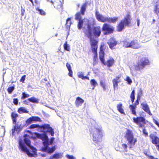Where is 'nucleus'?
Instances as JSON below:
<instances>
[{
    "label": "nucleus",
    "instance_id": "62",
    "mask_svg": "<svg viewBox=\"0 0 159 159\" xmlns=\"http://www.w3.org/2000/svg\"><path fill=\"white\" fill-rule=\"evenodd\" d=\"M137 25L139 26V20L138 19H137Z\"/></svg>",
    "mask_w": 159,
    "mask_h": 159
},
{
    "label": "nucleus",
    "instance_id": "23",
    "mask_svg": "<svg viewBox=\"0 0 159 159\" xmlns=\"http://www.w3.org/2000/svg\"><path fill=\"white\" fill-rule=\"evenodd\" d=\"M84 102V100L82 98L78 97L76 98L75 103L76 107H78L82 106Z\"/></svg>",
    "mask_w": 159,
    "mask_h": 159
},
{
    "label": "nucleus",
    "instance_id": "32",
    "mask_svg": "<svg viewBox=\"0 0 159 159\" xmlns=\"http://www.w3.org/2000/svg\"><path fill=\"white\" fill-rule=\"evenodd\" d=\"M118 19V18L117 17H115L113 18H107V22L110 23H114L116 22Z\"/></svg>",
    "mask_w": 159,
    "mask_h": 159
},
{
    "label": "nucleus",
    "instance_id": "6",
    "mask_svg": "<svg viewBox=\"0 0 159 159\" xmlns=\"http://www.w3.org/2000/svg\"><path fill=\"white\" fill-rule=\"evenodd\" d=\"M133 119V122L138 125L140 128L143 127L146 123L145 118L142 116L134 117Z\"/></svg>",
    "mask_w": 159,
    "mask_h": 159
},
{
    "label": "nucleus",
    "instance_id": "47",
    "mask_svg": "<svg viewBox=\"0 0 159 159\" xmlns=\"http://www.w3.org/2000/svg\"><path fill=\"white\" fill-rule=\"evenodd\" d=\"M100 83V85L103 88V90H105L106 89V88L105 83L102 81H101Z\"/></svg>",
    "mask_w": 159,
    "mask_h": 159
},
{
    "label": "nucleus",
    "instance_id": "33",
    "mask_svg": "<svg viewBox=\"0 0 159 159\" xmlns=\"http://www.w3.org/2000/svg\"><path fill=\"white\" fill-rule=\"evenodd\" d=\"M130 42L126 40L123 41V46L125 48H130Z\"/></svg>",
    "mask_w": 159,
    "mask_h": 159
},
{
    "label": "nucleus",
    "instance_id": "46",
    "mask_svg": "<svg viewBox=\"0 0 159 159\" xmlns=\"http://www.w3.org/2000/svg\"><path fill=\"white\" fill-rule=\"evenodd\" d=\"M90 82L91 84L94 87H95L96 85H98L97 82L94 79H93L91 80Z\"/></svg>",
    "mask_w": 159,
    "mask_h": 159
},
{
    "label": "nucleus",
    "instance_id": "3",
    "mask_svg": "<svg viewBox=\"0 0 159 159\" xmlns=\"http://www.w3.org/2000/svg\"><path fill=\"white\" fill-rule=\"evenodd\" d=\"M93 137V141L98 143L101 142L103 136V133L102 128H94L91 132Z\"/></svg>",
    "mask_w": 159,
    "mask_h": 159
},
{
    "label": "nucleus",
    "instance_id": "36",
    "mask_svg": "<svg viewBox=\"0 0 159 159\" xmlns=\"http://www.w3.org/2000/svg\"><path fill=\"white\" fill-rule=\"evenodd\" d=\"M28 100L30 102H32L33 103H38L39 100L38 99H37L34 97H32L30 98H28Z\"/></svg>",
    "mask_w": 159,
    "mask_h": 159
},
{
    "label": "nucleus",
    "instance_id": "20",
    "mask_svg": "<svg viewBox=\"0 0 159 159\" xmlns=\"http://www.w3.org/2000/svg\"><path fill=\"white\" fill-rule=\"evenodd\" d=\"M120 75L117 76L116 77V78L113 79L112 80L114 90H115L116 88H117L118 84L120 82Z\"/></svg>",
    "mask_w": 159,
    "mask_h": 159
},
{
    "label": "nucleus",
    "instance_id": "12",
    "mask_svg": "<svg viewBox=\"0 0 159 159\" xmlns=\"http://www.w3.org/2000/svg\"><path fill=\"white\" fill-rule=\"evenodd\" d=\"M149 137L151 139L152 143L155 145L157 150L159 151V145L158 144L159 143V138L152 134H150Z\"/></svg>",
    "mask_w": 159,
    "mask_h": 159
},
{
    "label": "nucleus",
    "instance_id": "8",
    "mask_svg": "<svg viewBox=\"0 0 159 159\" xmlns=\"http://www.w3.org/2000/svg\"><path fill=\"white\" fill-rule=\"evenodd\" d=\"M102 30V31L104 32V34L105 35L112 33L114 31V29L113 27L107 23L103 24Z\"/></svg>",
    "mask_w": 159,
    "mask_h": 159
},
{
    "label": "nucleus",
    "instance_id": "63",
    "mask_svg": "<svg viewBox=\"0 0 159 159\" xmlns=\"http://www.w3.org/2000/svg\"><path fill=\"white\" fill-rule=\"evenodd\" d=\"M157 6L156 5L155 6V11H156L157 10Z\"/></svg>",
    "mask_w": 159,
    "mask_h": 159
},
{
    "label": "nucleus",
    "instance_id": "57",
    "mask_svg": "<svg viewBox=\"0 0 159 159\" xmlns=\"http://www.w3.org/2000/svg\"><path fill=\"white\" fill-rule=\"evenodd\" d=\"M13 103L15 105H17L18 104V100L17 98H14L13 99Z\"/></svg>",
    "mask_w": 159,
    "mask_h": 159
},
{
    "label": "nucleus",
    "instance_id": "43",
    "mask_svg": "<svg viewBox=\"0 0 159 159\" xmlns=\"http://www.w3.org/2000/svg\"><path fill=\"white\" fill-rule=\"evenodd\" d=\"M30 95L29 94L26 93L25 92H23L22 93V96L21 97V99L22 100L24 99L29 97Z\"/></svg>",
    "mask_w": 159,
    "mask_h": 159
},
{
    "label": "nucleus",
    "instance_id": "37",
    "mask_svg": "<svg viewBox=\"0 0 159 159\" xmlns=\"http://www.w3.org/2000/svg\"><path fill=\"white\" fill-rule=\"evenodd\" d=\"M43 144L44 146V147L43 148H42V150L43 151H44L45 152H47L48 153V145L49 144V142L47 143H43Z\"/></svg>",
    "mask_w": 159,
    "mask_h": 159
},
{
    "label": "nucleus",
    "instance_id": "14",
    "mask_svg": "<svg viewBox=\"0 0 159 159\" xmlns=\"http://www.w3.org/2000/svg\"><path fill=\"white\" fill-rule=\"evenodd\" d=\"M41 122L42 120L40 118L37 116H32L27 119L25 122L26 124L29 125L32 122Z\"/></svg>",
    "mask_w": 159,
    "mask_h": 159
},
{
    "label": "nucleus",
    "instance_id": "40",
    "mask_svg": "<svg viewBox=\"0 0 159 159\" xmlns=\"http://www.w3.org/2000/svg\"><path fill=\"white\" fill-rule=\"evenodd\" d=\"M64 48L65 50L67 51H70V49L69 47V46L67 44V42H66L64 44Z\"/></svg>",
    "mask_w": 159,
    "mask_h": 159
},
{
    "label": "nucleus",
    "instance_id": "64",
    "mask_svg": "<svg viewBox=\"0 0 159 159\" xmlns=\"http://www.w3.org/2000/svg\"><path fill=\"white\" fill-rule=\"evenodd\" d=\"M51 3H52L53 4V5H54V3H53V1H51Z\"/></svg>",
    "mask_w": 159,
    "mask_h": 159
},
{
    "label": "nucleus",
    "instance_id": "52",
    "mask_svg": "<svg viewBox=\"0 0 159 159\" xmlns=\"http://www.w3.org/2000/svg\"><path fill=\"white\" fill-rule=\"evenodd\" d=\"M26 78V75H23L20 79V82H22V83H24L25 80Z\"/></svg>",
    "mask_w": 159,
    "mask_h": 159
},
{
    "label": "nucleus",
    "instance_id": "7",
    "mask_svg": "<svg viewBox=\"0 0 159 159\" xmlns=\"http://www.w3.org/2000/svg\"><path fill=\"white\" fill-rule=\"evenodd\" d=\"M87 3V2L84 3L81 6L80 12H78L75 14V19L76 20H82L81 14L82 15H84Z\"/></svg>",
    "mask_w": 159,
    "mask_h": 159
},
{
    "label": "nucleus",
    "instance_id": "34",
    "mask_svg": "<svg viewBox=\"0 0 159 159\" xmlns=\"http://www.w3.org/2000/svg\"><path fill=\"white\" fill-rule=\"evenodd\" d=\"M135 90L134 89L132 91L130 96L131 101L132 103L134 102L135 99Z\"/></svg>",
    "mask_w": 159,
    "mask_h": 159
},
{
    "label": "nucleus",
    "instance_id": "15",
    "mask_svg": "<svg viewBox=\"0 0 159 159\" xmlns=\"http://www.w3.org/2000/svg\"><path fill=\"white\" fill-rule=\"evenodd\" d=\"M36 137L43 141V143H48V139L45 134H40L36 133H35Z\"/></svg>",
    "mask_w": 159,
    "mask_h": 159
},
{
    "label": "nucleus",
    "instance_id": "4",
    "mask_svg": "<svg viewBox=\"0 0 159 159\" xmlns=\"http://www.w3.org/2000/svg\"><path fill=\"white\" fill-rule=\"evenodd\" d=\"M150 64L148 58L146 57H142L139 61L135 66V68L136 70H140L143 69L146 66Z\"/></svg>",
    "mask_w": 159,
    "mask_h": 159
},
{
    "label": "nucleus",
    "instance_id": "27",
    "mask_svg": "<svg viewBox=\"0 0 159 159\" xmlns=\"http://www.w3.org/2000/svg\"><path fill=\"white\" fill-rule=\"evenodd\" d=\"M54 7L58 10L62 9V5L61 2L58 1L56 2L54 4Z\"/></svg>",
    "mask_w": 159,
    "mask_h": 159
},
{
    "label": "nucleus",
    "instance_id": "45",
    "mask_svg": "<svg viewBox=\"0 0 159 159\" xmlns=\"http://www.w3.org/2000/svg\"><path fill=\"white\" fill-rule=\"evenodd\" d=\"M36 10L39 11V13L42 15H45L46 14L45 12L42 9L37 8L36 9Z\"/></svg>",
    "mask_w": 159,
    "mask_h": 159
},
{
    "label": "nucleus",
    "instance_id": "24",
    "mask_svg": "<svg viewBox=\"0 0 159 159\" xmlns=\"http://www.w3.org/2000/svg\"><path fill=\"white\" fill-rule=\"evenodd\" d=\"M130 48L134 49H138L140 47L139 44L136 40H133L130 42Z\"/></svg>",
    "mask_w": 159,
    "mask_h": 159
},
{
    "label": "nucleus",
    "instance_id": "30",
    "mask_svg": "<svg viewBox=\"0 0 159 159\" xmlns=\"http://www.w3.org/2000/svg\"><path fill=\"white\" fill-rule=\"evenodd\" d=\"M15 125L14 127V128L12 129V134L14 135V133L15 131H18L19 132L21 130V128L20 127V125L18 126L17 124H16Z\"/></svg>",
    "mask_w": 159,
    "mask_h": 159
},
{
    "label": "nucleus",
    "instance_id": "2",
    "mask_svg": "<svg viewBox=\"0 0 159 159\" xmlns=\"http://www.w3.org/2000/svg\"><path fill=\"white\" fill-rule=\"evenodd\" d=\"M124 137L128 141V144L130 149L135 145L137 142V139L134 137L132 131L130 129H126Z\"/></svg>",
    "mask_w": 159,
    "mask_h": 159
},
{
    "label": "nucleus",
    "instance_id": "55",
    "mask_svg": "<svg viewBox=\"0 0 159 159\" xmlns=\"http://www.w3.org/2000/svg\"><path fill=\"white\" fill-rule=\"evenodd\" d=\"M121 146H122V148L124 149L126 151H127V145L125 143H123L122 144Z\"/></svg>",
    "mask_w": 159,
    "mask_h": 159
},
{
    "label": "nucleus",
    "instance_id": "5",
    "mask_svg": "<svg viewBox=\"0 0 159 159\" xmlns=\"http://www.w3.org/2000/svg\"><path fill=\"white\" fill-rule=\"evenodd\" d=\"M19 145L18 148L19 149L21 150L22 151L26 153L29 157H32L34 156L33 154L30 152L29 149L23 143V140L22 139H19Z\"/></svg>",
    "mask_w": 159,
    "mask_h": 159
},
{
    "label": "nucleus",
    "instance_id": "16",
    "mask_svg": "<svg viewBox=\"0 0 159 159\" xmlns=\"http://www.w3.org/2000/svg\"><path fill=\"white\" fill-rule=\"evenodd\" d=\"M131 16L129 12L124 17L123 20H121L125 23V26H129L131 23Z\"/></svg>",
    "mask_w": 159,
    "mask_h": 159
},
{
    "label": "nucleus",
    "instance_id": "18",
    "mask_svg": "<svg viewBox=\"0 0 159 159\" xmlns=\"http://www.w3.org/2000/svg\"><path fill=\"white\" fill-rule=\"evenodd\" d=\"M95 16L96 19L98 21L102 22H107V17H104L102 15H100L98 11H96Z\"/></svg>",
    "mask_w": 159,
    "mask_h": 159
},
{
    "label": "nucleus",
    "instance_id": "17",
    "mask_svg": "<svg viewBox=\"0 0 159 159\" xmlns=\"http://www.w3.org/2000/svg\"><path fill=\"white\" fill-rule=\"evenodd\" d=\"M101 30L99 26L94 27L93 29L92 34L96 37H98L101 33Z\"/></svg>",
    "mask_w": 159,
    "mask_h": 159
},
{
    "label": "nucleus",
    "instance_id": "42",
    "mask_svg": "<svg viewBox=\"0 0 159 159\" xmlns=\"http://www.w3.org/2000/svg\"><path fill=\"white\" fill-rule=\"evenodd\" d=\"M15 89L14 85L9 87L7 89V91L9 93L11 94Z\"/></svg>",
    "mask_w": 159,
    "mask_h": 159
},
{
    "label": "nucleus",
    "instance_id": "44",
    "mask_svg": "<svg viewBox=\"0 0 159 159\" xmlns=\"http://www.w3.org/2000/svg\"><path fill=\"white\" fill-rule=\"evenodd\" d=\"M142 90L141 89L139 90L137 93V98H140L142 95Z\"/></svg>",
    "mask_w": 159,
    "mask_h": 159
},
{
    "label": "nucleus",
    "instance_id": "61",
    "mask_svg": "<svg viewBox=\"0 0 159 159\" xmlns=\"http://www.w3.org/2000/svg\"><path fill=\"white\" fill-rule=\"evenodd\" d=\"M28 101L29 100H28V99L27 100H25L24 101V103H25L26 104H28L29 103V102H28Z\"/></svg>",
    "mask_w": 159,
    "mask_h": 159
},
{
    "label": "nucleus",
    "instance_id": "51",
    "mask_svg": "<svg viewBox=\"0 0 159 159\" xmlns=\"http://www.w3.org/2000/svg\"><path fill=\"white\" fill-rule=\"evenodd\" d=\"M140 99V98H137V99L136 100L135 103L133 105V106L136 107V106L138 105L139 104V101Z\"/></svg>",
    "mask_w": 159,
    "mask_h": 159
},
{
    "label": "nucleus",
    "instance_id": "25",
    "mask_svg": "<svg viewBox=\"0 0 159 159\" xmlns=\"http://www.w3.org/2000/svg\"><path fill=\"white\" fill-rule=\"evenodd\" d=\"M63 154L61 153H57L53 154L51 156L49 159H59L63 157Z\"/></svg>",
    "mask_w": 159,
    "mask_h": 159
},
{
    "label": "nucleus",
    "instance_id": "53",
    "mask_svg": "<svg viewBox=\"0 0 159 159\" xmlns=\"http://www.w3.org/2000/svg\"><path fill=\"white\" fill-rule=\"evenodd\" d=\"M143 134L145 137L148 136V134L145 128L143 129Z\"/></svg>",
    "mask_w": 159,
    "mask_h": 159
},
{
    "label": "nucleus",
    "instance_id": "9",
    "mask_svg": "<svg viewBox=\"0 0 159 159\" xmlns=\"http://www.w3.org/2000/svg\"><path fill=\"white\" fill-rule=\"evenodd\" d=\"M24 141L25 143L27 146L29 147L34 152H36L37 151L36 148L31 145V141L29 139V135L27 134H25L24 135Z\"/></svg>",
    "mask_w": 159,
    "mask_h": 159
},
{
    "label": "nucleus",
    "instance_id": "56",
    "mask_svg": "<svg viewBox=\"0 0 159 159\" xmlns=\"http://www.w3.org/2000/svg\"><path fill=\"white\" fill-rule=\"evenodd\" d=\"M126 81L128 82V83L129 84H131L132 82V81L129 77L127 76L126 78Z\"/></svg>",
    "mask_w": 159,
    "mask_h": 159
},
{
    "label": "nucleus",
    "instance_id": "29",
    "mask_svg": "<svg viewBox=\"0 0 159 159\" xmlns=\"http://www.w3.org/2000/svg\"><path fill=\"white\" fill-rule=\"evenodd\" d=\"M116 107L118 111L120 113L125 115L124 110L122 108V104L121 103L117 104Z\"/></svg>",
    "mask_w": 159,
    "mask_h": 159
},
{
    "label": "nucleus",
    "instance_id": "39",
    "mask_svg": "<svg viewBox=\"0 0 159 159\" xmlns=\"http://www.w3.org/2000/svg\"><path fill=\"white\" fill-rule=\"evenodd\" d=\"M83 22V20H79V22L77 25V27L80 30L82 28Z\"/></svg>",
    "mask_w": 159,
    "mask_h": 159
},
{
    "label": "nucleus",
    "instance_id": "48",
    "mask_svg": "<svg viewBox=\"0 0 159 159\" xmlns=\"http://www.w3.org/2000/svg\"><path fill=\"white\" fill-rule=\"evenodd\" d=\"M55 150V148L54 147H53L51 148H49L48 149V153H52Z\"/></svg>",
    "mask_w": 159,
    "mask_h": 159
},
{
    "label": "nucleus",
    "instance_id": "54",
    "mask_svg": "<svg viewBox=\"0 0 159 159\" xmlns=\"http://www.w3.org/2000/svg\"><path fill=\"white\" fill-rule=\"evenodd\" d=\"M66 157L68 159H75L72 155H69L67 154L66 155Z\"/></svg>",
    "mask_w": 159,
    "mask_h": 159
},
{
    "label": "nucleus",
    "instance_id": "13",
    "mask_svg": "<svg viewBox=\"0 0 159 159\" xmlns=\"http://www.w3.org/2000/svg\"><path fill=\"white\" fill-rule=\"evenodd\" d=\"M111 50L115 48V47L118 44V41L113 37L111 38L107 42Z\"/></svg>",
    "mask_w": 159,
    "mask_h": 159
},
{
    "label": "nucleus",
    "instance_id": "26",
    "mask_svg": "<svg viewBox=\"0 0 159 159\" xmlns=\"http://www.w3.org/2000/svg\"><path fill=\"white\" fill-rule=\"evenodd\" d=\"M66 67L67 68L68 70L69 71V73H68V75L70 77H73V71L71 69V67L70 64H69L68 63H67L66 65Z\"/></svg>",
    "mask_w": 159,
    "mask_h": 159
},
{
    "label": "nucleus",
    "instance_id": "49",
    "mask_svg": "<svg viewBox=\"0 0 159 159\" xmlns=\"http://www.w3.org/2000/svg\"><path fill=\"white\" fill-rule=\"evenodd\" d=\"M71 24V22L70 18H68L66 20V25L67 26H70V25Z\"/></svg>",
    "mask_w": 159,
    "mask_h": 159
},
{
    "label": "nucleus",
    "instance_id": "35",
    "mask_svg": "<svg viewBox=\"0 0 159 159\" xmlns=\"http://www.w3.org/2000/svg\"><path fill=\"white\" fill-rule=\"evenodd\" d=\"M78 76L79 78H81L82 80L87 79L89 80V77L87 76H84V74L82 72H81L78 74Z\"/></svg>",
    "mask_w": 159,
    "mask_h": 159
},
{
    "label": "nucleus",
    "instance_id": "31",
    "mask_svg": "<svg viewBox=\"0 0 159 159\" xmlns=\"http://www.w3.org/2000/svg\"><path fill=\"white\" fill-rule=\"evenodd\" d=\"M136 107L133 106V105H130L129 106V108H130L131 112V114L134 115V116H136L137 115L136 111Z\"/></svg>",
    "mask_w": 159,
    "mask_h": 159
},
{
    "label": "nucleus",
    "instance_id": "50",
    "mask_svg": "<svg viewBox=\"0 0 159 159\" xmlns=\"http://www.w3.org/2000/svg\"><path fill=\"white\" fill-rule=\"evenodd\" d=\"M92 52L94 54V56H93V60L94 61H96L98 57L97 51Z\"/></svg>",
    "mask_w": 159,
    "mask_h": 159
},
{
    "label": "nucleus",
    "instance_id": "11",
    "mask_svg": "<svg viewBox=\"0 0 159 159\" xmlns=\"http://www.w3.org/2000/svg\"><path fill=\"white\" fill-rule=\"evenodd\" d=\"M90 39V46L92 52L97 51L98 41L94 38L88 37Z\"/></svg>",
    "mask_w": 159,
    "mask_h": 159
},
{
    "label": "nucleus",
    "instance_id": "19",
    "mask_svg": "<svg viewBox=\"0 0 159 159\" xmlns=\"http://www.w3.org/2000/svg\"><path fill=\"white\" fill-rule=\"evenodd\" d=\"M87 29L84 31L85 34L88 37H92L93 36L92 28L91 27V25L89 23H87Z\"/></svg>",
    "mask_w": 159,
    "mask_h": 159
},
{
    "label": "nucleus",
    "instance_id": "21",
    "mask_svg": "<svg viewBox=\"0 0 159 159\" xmlns=\"http://www.w3.org/2000/svg\"><path fill=\"white\" fill-rule=\"evenodd\" d=\"M142 109L146 112L148 113L149 115L152 116V113H151L149 107L147 103H142L141 104Z\"/></svg>",
    "mask_w": 159,
    "mask_h": 159
},
{
    "label": "nucleus",
    "instance_id": "10",
    "mask_svg": "<svg viewBox=\"0 0 159 159\" xmlns=\"http://www.w3.org/2000/svg\"><path fill=\"white\" fill-rule=\"evenodd\" d=\"M40 129H42L46 132L49 133L52 136H53L54 135V129L48 124H44L41 125Z\"/></svg>",
    "mask_w": 159,
    "mask_h": 159
},
{
    "label": "nucleus",
    "instance_id": "41",
    "mask_svg": "<svg viewBox=\"0 0 159 159\" xmlns=\"http://www.w3.org/2000/svg\"><path fill=\"white\" fill-rule=\"evenodd\" d=\"M40 126L41 125H39L38 124H32L30 126V129H34L36 128H38L39 129H40Z\"/></svg>",
    "mask_w": 159,
    "mask_h": 159
},
{
    "label": "nucleus",
    "instance_id": "60",
    "mask_svg": "<svg viewBox=\"0 0 159 159\" xmlns=\"http://www.w3.org/2000/svg\"><path fill=\"white\" fill-rule=\"evenodd\" d=\"M149 157L150 159H157V158H155L154 157L152 156H150Z\"/></svg>",
    "mask_w": 159,
    "mask_h": 159
},
{
    "label": "nucleus",
    "instance_id": "38",
    "mask_svg": "<svg viewBox=\"0 0 159 159\" xmlns=\"http://www.w3.org/2000/svg\"><path fill=\"white\" fill-rule=\"evenodd\" d=\"M18 112L20 113H28V111L23 107L19 108L18 109Z\"/></svg>",
    "mask_w": 159,
    "mask_h": 159
},
{
    "label": "nucleus",
    "instance_id": "28",
    "mask_svg": "<svg viewBox=\"0 0 159 159\" xmlns=\"http://www.w3.org/2000/svg\"><path fill=\"white\" fill-rule=\"evenodd\" d=\"M11 116L12 120L13 123L16 124V122L17 118L18 117V115L14 112H12Z\"/></svg>",
    "mask_w": 159,
    "mask_h": 159
},
{
    "label": "nucleus",
    "instance_id": "22",
    "mask_svg": "<svg viewBox=\"0 0 159 159\" xmlns=\"http://www.w3.org/2000/svg\"><path fill=\"white\" fill-rule=\"evenodd\" d=\"M125 25L123 22L120 21L117 25L116 27V30L118 32H121L125 28Z\"/></svg>",
    "mask_w": 159,
    "mask_h": 159
},
{
    "label": "nucleus",
    "instance_id": "1",
    "mask_svg": "<svg viewBox=\"0 0 159 159\" xmlns=\"http://www.w3.org/2000/svg\"><path fill=\"white\" fill-rule=\"evenodd\" d=\"M105 47V46L103 43L102 44L100 45L99 52V58L103 64L107 66L108 67H110L114 65L115 63V61L111 57L107 60L106 62H105L104 59Z\"/></svg>",
    "mask_w": 159,
    "mask_h": 159
},
{
    "label": "nucleus",
    "instance_id": "58",
    "mask_svg": "<svg viewBox=\"0 0 159 159\" xmlns=\"http://www.w3.org/2000/svg\"><path fill=\"white\" fill-rule=\"evenodd\" d=\"M153 121L154 123L159 128V123L155 119H153Z\"/></svg>",
    "mask_w": 159,
    "mask_h": 159
},
{
    "label": "nucleus",
    "instance_id": "59",
    "mask_svg": "<svg viewBox=\"0 0 159 159\" xmlns=\"http://www.w3.org/2000/svg\"><path fill=\"white\" fill-rule=\"evenodd\" d=\"M55 138L54 137H52L51 138L50 141H49V144H52V143L53 141L54 140Z\"/></svg>",
    "mask_w": 159,
    "mask_h": 159
}]
</instances>
